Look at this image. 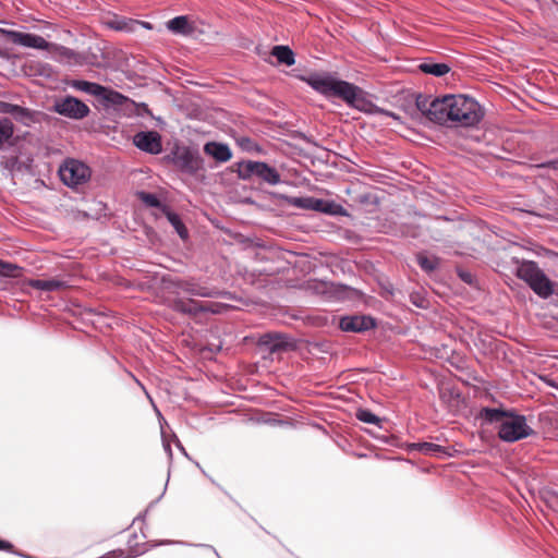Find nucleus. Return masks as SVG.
Segmentation results:
<instances>
[{
    "label": "nucleus",
    "instance_id": "0eeeda50",
    "mask_svg": "<svg viewBox=\"0 0 558 558\" xmlns=\"http://www.w3.org/2000/svg\"><path fill=\"white\" fill-rule=\"evenodd\" d=\"M59 175L65 185L76 187L89 180L90 169L82 161L68 159L60 166Z\"/></svg>",
    "mask_w": 558,
    "mask_h": 558
},
{
    "label": "nucleus",
    "instance_id": "4be33fe9",
    "mask_svg": "<svg viewBox=\"0 0 558 558\" xmlns=\"http://www.w3.org/2000/svg\"><path fill=\"white\" fill-rule=\"evenodd\" d=\"M293 205L304 208L318 211L319 207L323 206V199L315 197H299L295 198Z\"/></svg>",
    "mask_w": 558,
    "mask_h": 558
},
{
    "label": "nucleus",
    "instance_id": "a211bd4d",
    "mask_svg": "<svg viewBox=\"0 0 558 558\" xmlns=\"http://www.w3.org/2000/svg\"><path fill=\"white\" fill-rule=\"evenodd\" d=\"M168 28L174 34L187 35L193 28L186 16H175L167 23Z\"/></svg>",
    "mask_w": 558,
    "mask_h": 558
},
{
    "label": "nucleus",
    "instance_id": "f03ea898",
    "mask_svg": "<svg viewBox=\"0 0 558 558\" xmlns=\"http://www.w3.org/2000/svg\"><path fill=\"white\" fill-rule=\"evenodd\" d=\"M482 415L486 421L498 424V436L506 442H515L534 433L524 415L490 408L483 409Z\"/></svg>",
    "mask_w": 558,
    "mask_h": 558
},
{
    "label": "nucleus",
    "instance_id": "473e14b6",
    "mask_svg": "<svg viewBox=\"0 0 558 558\" xmlns=\"http://www.w3.org/2000/svg\"><path fill=\"white\" fill-rule=\"evenodd\" d=\"M163 448L167 451L168 456L171 458L172 457V450H171L170 445L168 442H163Z\"/></svg>",
    "mask_w": 558,
    "mask_h": 558
},
{
    "label": "nucleus",
    "instance_id": "9b49d317",
    "mask_svg": "<svg viewBox=\"0 0 558 558\" xmlns=\"http://www.w3.org/2000/svg\"><path fill=\"white\" fill-rule=\"evenodd\" d=\"M0 36L15 45L38 50H48L51 46L44 37L31 33L0 28Z\"/></svg>",
    "mask_w": 558,
    "mask_h": 558
},
{
    "label": "nucleus",
    "instance_id": "b1692460",
    "mask_svg": "<svg viewBox=\"0 0 558 558\" xmlns=\"http://www.w3.org/2000/svg\"><path fill=\"white\" fill-rule=\"evenodd\" d=\"M414 447L426 456H438L445 452V449L441 446L433 442H418L415 444Z\"/></svg>",
    "mask_w": 558,
    "mask_h": 558
},
{
    "label": "nucleus",
    "instance_id": "20e7f679",
    "mask_svg": "<svg viewBox=\"0 0 558 558\" xmlns=\"http://www.w3.org/2000/svg\"><path fill=\"white\" fill-rule=\"evenodd\" d=\"M301 80L325 97H339L350 106L361 99V89L345 81L337 80L328 73H310Z\"/></svg>",
    "mask_w": 558,
    "mask_h": 558
},
{
    "label": "nucleus",
    "instance_id": "7ed1b4c3",
    "mask_svg": "<svg viewBox=\"0 0 558 558\" xmlns=\"http://www.w3.org/2000/svg\"><path fill=\"white\" fill-rule=\"evenodd\" d=\"M301 80L325 97H339L350 106L361 99V89L345 81L337 80L328 73H310Z\"/></svg>",
    "mask_w": 558,
    "mask_h": 558
},
{
    "label": "nucleus",
    "instance_id": "423d86ee",
    "mask_svg": "<svg viewBox=\"0 0 558 558\" xmlns=\"http://www.w3.org/2000/svg\"><path fill=\"white\" fill-rule=\"evenodd\" d=\"M238 177L242 180H250L253 177L260 179L269 185H277L281 178L276 168L264 161L245 160L236 163Z\"/></svg>",
    "mask_w": 558,
    "mask_h": 558
},
{
    "label": "nucleus",
    "instance_id": "58836bf2",
    "mask_svg": "<svg viewBox=\"0 0 558 558\" xmlns=\"http://www.w3.org/2000/svg\"><path fill=\"white\" fill-rule=\"evenodd\" d=\"M554 318L558 323V314Z\"/></svg>",
    "mask_w": 558,
    "mask_h": 558
},
{
    "label": "nucleus",
    "instance_id": "cd10ccee",
    "mask_svg": "<svg viewBox=\"0 0 558 558\" xmlns=\"http://www.w3.org/2000/svg\"><path fill=\"white\" fill-rule=\"evenodd\" d=\"M21 268L12 263H7L0 259V276L15 278L19 276Z\"/></svg>",
    "mask_w": 558,
    "mask_h": 558
},
{
    "label": "nucleus",
    "instance_id": "e433bc0d",
    "mask_svg": "<svg viewBox=\"0 0 558 558\" xmlns=\"http://www.w3.org/2000/svg\"><path fill=\"white\" fill-rule=\"evenodd\" d=\"M12 108H13V110H12L11 112H13V111H15V110H22V109H21L20 107H17V106H12Z\"/></svg>",
    "mask_w": 558,
    "mask_h": 558
},
{
    "label": "nucleus",
    "instance_id": "1a4fd4ad",
    "mask_svg": "<svg viewBox=\"0 0 558 558\" xmlns=\"http://www.w3.org/2000/svg\"><path fill=\"white\" fill-rule=\"evenodd\" d=\"M169 288L172 289L173 293H180L182 291L199 298H217L221 295H229L227 292H221L217 289L205 287L194 278L171 280Z\"/></svg>",
    "mask_w": 558,
    "mask_h": 558
},
{
    "label": "nucleus",
    "instance_id": "6ab92c4d",
    "mask_svg": "<svg viewBox=\"0 0 558 558\" xmlns=\"http://www.w3.org/2000/svg\"><path fill=\"white\" fill-rule=\"evenodd\" d=\"M418 69L423 73L430 74L436 77L444 76L450 71V68L447 63H434L429 61L422 62L418 65Z\"/></svg>",
    "mask_w": 558,
    "mask_h": 558
},
{
    "label": "nucleus",
    "instance_id": "4468645a",
    "mask_svg": "<svg viewBox=\"0 0 558 558\" xmlns=\"http://www.w3.org/2000/svg\"><path fill=\"white\" fill-rule=\"evenodd\" d=\"M134 145L148 154L157 155L162 150L161 136L156 131H142L134 135Z\"/></svg>",
    "mask_w": 558,
    "mask_h": 558
},
{
    "label": "nucleus",
    "instance_id": "4c0bfd02",
    "mask_svg": "<svg viewBox=\"0 0 558 558\" xmlns=\"http://www.w3.org/2000/svg\"><path fill=\"white\" fill-rule=\"evenodd\" d=\"M143 25H145L147 28H150V25L148 23H144Z\"/></svg>",
    "mask_w": 558,
    "mask_h": 558
},
{
    "label": "nucleus",
    "instance_id": "39448f33",
    "mask_svg": "<svg viewBox=\"0 0 558 558\" xmlns=\"http://www.w3.org/2000/svg\"><path fill=\"white\" fill-rule=\"evenodd\" d=\"M517 276L525 281L543 299H547L554 293L553 282L535 262H522L517 269Z\"/></svg>",
    "mask_w": 558,
    "mask_h": 558
},
{
    "label": "nucleus",
    "instance_id": "9d476101",
    "mask_svg": "<svg viewBox=\"0 0 558 558\" xmlns=\"http://www.w3.org/2000/svg\"><path fill=\"white\" fill-rule=\"evenodd\" d=\"M53 111L60 116L74 120H82L90 112L89 107L86 104L73 96H65L56 100L53 104Z\"/></svg>",
    "mask_w": 558,
    "mask_h": 558
},
{
    "label": "nucleus",
    "instance_id": "f257e3e1",
    "mask_svg": "<svg viewBox=\"0 0 558 558\" xmlns=\"http://www.w3.org/2000/svg\"><path fill=\"white\" fill-rule=\"evenodd\" d=\"M417 107L429 120L439 124L450 122L456 126L472 128L484 117L481 105L474 98L464 95L448 94L430 101L417 100Z\"/></svg>",
    "mask_w": 558,
    "mask_h": 558
},
{
    "label": "nucleus",
    "instance_id": "f704fd0d",
    "mask_svg": "<svg viewBox=\"0 0 558 558\" xmlns=\"http://www.w3.org/2000/svg\"><path fill=\"white\" fill-rule=\"evenodd\" d=\"M203 546H204V547H206V548H208V549H211V550L215 553V555H216L218 558H220V556H219L218 551H217L214 547H211V546H209V545H203Z\"/></svg>",
    "mask_w": 558,
    "mask_h": 558
},
{
    "label": "nucleus",
    "instance_id": "bb28decb",
    "mask_svg": "<svg viewBox=\"0 0 558 558\" xmlns=\"http://www.w3.org/2000/svg\"><path fill=\"white\" fill-rule=\"evenodd\" d=\"M356 418L366 424L380 425V418L375 415L372 411L366 409H360L356 412Z\"/></svg>",
    "mask_w": 558,
    "mask_h": 558
},
{
    "label": "nucleus",
    "instance_id": "f3484780",
    "mask_svg": "<svg viewBox=\"0 0 558 558\" xmlns=\"http://www.w3.org/2000/svg\"><path fill=\"white\" fill-rule=\"evenodd\" d=\"M28 284L40 291H58L65 287V282L58 279H32Z\"/></svg>",
    "mask_w": 558,
    "mask_h": 558
},
{
    "label": "nucleus",
    "instance_id": "6e6552de",
    "mask_svg": "<svg viewBox=\"0 0 558 558\" xmlns=\"http://www.w3.org/2000/svg\"><path fill=\"white\" fill-rule=\"evenodd\" d=\"M69 85L76 90L96 96L112 105H122L123 101L126 100V98L122 94L109 89L97 83H92L83 80H73L69 83Z\"/></svg>",
    "mask_w": 558,
    "mask_h": 558
},
{
    "label": "nucleus",
    "instance_id": "c85d7f7f",
    "mask_svg": "<svg viewBox=\"0 0 558 558\" xmlns=\"http://www.w3.org/2000/svg\"><path fill=\"white\" fill-rule=\"evenodd\" d=\"M416 259L421 268L426 271H433L438 265V259L436 257H428L426 255L418 254Z\"/></svg>",
    "mask_w": 558,
    "mask_h": 558
},
{
    "label": "nucleus",
    "instance_id": "c9c22d12",
    "mask_svg": "<svg viewBox=\"0 0 558 558\" xmlns=\"http://www.w3.org/2000/svg\"><path fill=\"white\" fill-rule=\"evenodd\" d=\"M550 165H551V167H553L554 169L558 170V159H557V160H553V161L550 162Z\"/></svg>",
    "mask_w": 558,
    "mask_h": 558
},
{
    "label": "nucleus",
    "instance_id": "2f4dec72",
    "mask_svg": "<svg viewBox=\"0 0 558 558\" xmlns=\"http://www.w3.org/2000/svg\"><path fill=\"white\" fill-rule=\"evenodd\" d=\"M12 548H13V545L11 543L0 539V550L10 551V550H12Z\"/></svg>",
    "mask_w": 558,
    "mask_h": 558
},
{
    "label": "nucleus",
    "instance_id": "7c9ffc66",
    "mask_svg": "<svg viewBox=\"0 0 558 558\" xmlns=\"http://www.w3.org/2000/svg\"><path fill=\"white\" fill-rule=\"evenodd\" d=\"M138 197L147 206L160 207V205H161L159 198L153 193L140 192Z\"/></svg>",
    "mask_w": 558,
    "mask_h": 558
},
{
    "label": "nucleus",
    "instance_id": "72a5a7b5",
    "mask_svg": "<svg viewBox=\"0 0 558 558\" xmlns=\"http://www.w3.org/2000/svg\"><path fill=\"white\" fill-rule=\"evenodd\" d=\"M460 277L463 281L470 282L471 275L470 274H460Z\"/></svg>",
    "mask_w": 558,
    "mask_h": 558
},
{
    "label": "nucleus",
    "instance_id": "393cba45",
    "mask_svg": "<svg viewBox=\"0 0 558 558\" xmlns=\"http://www.w3.org/2000/svg\"><path fill=\"white\" fill-rule=\"evenodd\" d=\"M167 218H168L169 222L171 223V226L175 229V231L182 239L187 238V230L184 227L183 222L181 221L179 215H177L175 213H172V211H168Z\"/></svg>",
    "mask_w": 558,
    "mask_h": 558
},
{
    "label": "nucleus",
    "instance_id": "ddd939ff",
    "mask_svg": "<svg viewBox=\"0 0 558 558\" xmlns=\"http://www.w3.org/2000/svg\"><path fill=\"white\" fill-rule=\"evenodd\" d=\"M172 307L177 312L195 316L202 312L221 313L228 306L225 304H202L193 299H175Z\"/></svg>",
    "mask_w": 558,
    "mask_h": 558
},
{
    "label": "nucleus",
    "instance_id": "aec40b11",
    "mask_svg": "<svg viewBox=\"0 0 558 558\" xmlns=\"http://www.w3.org/2000/svg\"><path fill=\"white\" fill-rule=\"evenodd\" d=\"M140 23L135 20H131V19H125V17H113L112 20L108 21L107 22V25L112 28V29H116V31H122V32H134L135 31V27L138 25Z\"/></svg>",
    "mask_w": 558,
    "mask_h": 558
},
{
    "label": "nucleus",
    "instance_id": "412c9836",
    "mask_svg": "<svg viewBox=\"0 0 558 558\" xmlns=\"http://www.w3.org/2000/svg\"><path fill=\"white\" fill-rule=\"evenodd\" d=\"M272 56L277 58L279 63L292 65L295 62L293 51L287 46H275Z\"/></svg>",
    "mask_w": 558,
    "mask_h": 558
},
{
    "label": "nucleus",
    "instance_id": "a878e982",
    "mask_svg": "<svg viewBox=\"0 0 558 558\" xmlns=\"http://www.w3.org/2000/svg\"><path fill=\"white\" fill-rule=\"evenodd\" d=\"M323 206L319 207V213L329 214V215H345V209L342 205L337 204L330 201L323 199Z\"/></svg>",
    "mask_w": 558,
    "mask_h": 558
},
{
    "label": "nucleus",
    "instance_id": "dca6fc26",
    "mask_svg": "<svg viewBox=\"0 0 558 558\" xmlns=\"http://www.w3.org/2000/svg\"><path fill=\"white\" fill-rule=\"evenodd\" d=\"M204 151L219 162H226L231 159L232 153L227 144L209 142L204 146Z\"/></svg>",
    "mask_w": 558,
    "mask_h": 558
},
{
    "label": "nucleus",
    "instance_id": "2eb2a0df",
    "mask_svg": "<svg viewBox=\"0 0 558 558\" xmlns=\"http://www.w3.org/2000/svg\"><path fill=\"white\" fill-rule=\"evenodd\" d=\"M339 327L347 332H362L375 327L369 316H345L340 319Z\"/></svg>",
    "mask_w": 558,
    "mask_h": 558
},
{
    "label": "nucleus",
    "instance_id": "c756f323",
    "mask_svg": "<svg viewBox=\"0 0 558 558\" xmlns=\"http://www.w3.org/2000/svg\"><path fill=\"white\" fill-rule=\"evenodd\" d=\"M265 338L269 339V340H265L264 342L266 344L270 345V350L272 352L279 351L286 347V342L282 340V337L279 335H276V336L268 335Z\"/></svg>",
    "mask_w": 558,
    "mask_h": 558
},
{
    "label": "nucleus",
    "instance_id": "f8f14e48",
    "mask_svg": "<svg viewBox=\"0 0 558 558\" xmlns=\"http://www.w3.org/2000/svg\"><path fill=\"white\" fill-rule=\"evenodd\" d=\"M173 162L182 172L195 174L203 169V158L199 153L187 147L174 151Z\"/></svg>",
    "mask_w": 558,
    "mask_h": 558
},
{
    "label": "nucleus",
    "instance_id": "5701e85b",
    "mask_svg": "<svg viewBox=\"0 0 558 558\" xmlns=\"http://www.w3.org/2000/svg\"><path fill=\"white\" fill-rule=\"evenodd\" d=\"M14 133V126L10 119L4 118L0 120V146L8 142Z\"/></svg>",
    "mask_w": 558,
    "mask_h": 558
}]
</instances>
